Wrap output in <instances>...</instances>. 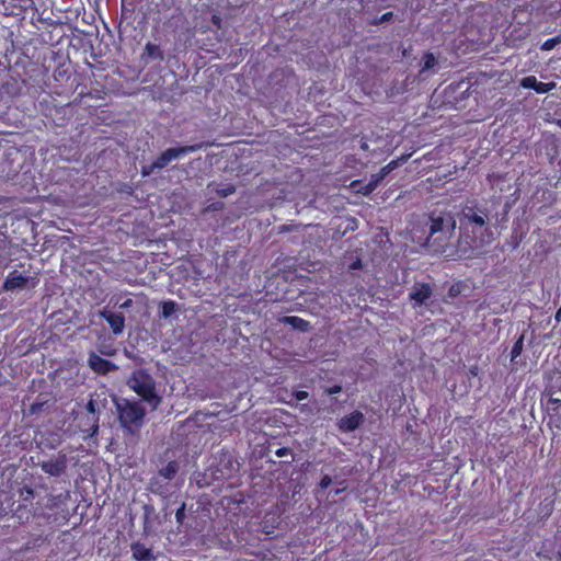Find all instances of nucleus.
<instances>
[{"label":"nucleus","mask_w":561,"mask_h":561,"mask_svg":"<svg viewBox=\"0 0 561 561\" xmlns=\"http://www.w3.org/2000/svg\"><path fill=\"white\" fill-rule=\"evenodd\" d=\"M115 405L121 426L131 434L138 433L144 425L145 408L138 401L125 398L117 400Z\"/></svg>","instance_id":"f03ea898"},{"label":"nucleus","mask_w":561,"mask_h":561,"mask_svg":"<svg viewBox=\"0 0 561 561\" xmlns=\"http://www.w3.org/2000/svg\"><path fill=\"white\" fill-rule=\"evenodd\" d=\"M83 413L89 414V417L91 419L90 423L92 426H96V422L100 421V409L99 403L93 398V396H90V399L88 400Z\"/></svg>","instance_id":"2eb2a0df"},{"label":"nucleus","mask_w":561,"mask_h":561,"mask_svg":"<svg viewBox=\"0 0 561 561\" xmlns=\"http://www.w3.org/2000/svg\"><path fill=\"white\" fill-rule=\"evenodd\" d=\"M100 317L103 318L111 327L113 334L119 335L125 329V317L121 312H112L106 308L99 312Z\"/></svg>","instance_id":"0eeeda50"},{"label":"nucleus","mask_w":561,"mask_h":561,"mask_svg":"<svg viewBox=\"0 0 561 561\" xmlns=\"http://www.w3.org/2000/svg\"><path fill=\"white\" fill-rule=\"evenodd\" d=\"M89 414H85L83 412L78 413L75 417V421L77 422V426L82 433L88 434L89 436H93L99 431V422H96V426H92L90 423Z\"/></svg>","instance_id":"f8f14e48"},{"label":"nucleus","mask_w":561,"mask_h":561,"mask_svg":"<svg viewBox=\"0 0 561 561\" xmlns=\"http://www.w3.org/2000/svg\"><path fill=\"white\" fill-rule=\"evenodd\" d=\"M196 148L194 146H183L169 148L161 152L156 160L149 165L145 167L142 170V175L147 176L151 174L154 170H160L165 168L171 161L185 156L188 152L194 151Z\"/></svg>","instance_id":"7ed1b4c3"},{"label":"nucleus","mask_w":561,"mask_h":561,"mask_svg":"<svg viewBox=\"0 0 561 561\" xmlns=\"http://www.w3.org/2000/svg\"><path fill=\"white\" fill-rule=\"evenodd\" d=\"M409 156H402L401 158L391 160L388 164L381 168L383 173L388 175L391 171L398 168L400 164L404 163L408 160Z\"/></svg>","instance_id":"5701e85b"},{"label":"nucleus","mask_w":561,"mask_h":561,"mask_svg":"<svg viewBox=\"0 0 561 561\" xmlns=\"http://www.w3.org/2000/svg\"><path fill=\"white\" fill-rule=\"evenodd\" d=\"M558 558L561 561V551L558 552Z\"/></svg>","instance_id":"79ce46f5"},{"label":"nucleus","mask_w":561,"mask_h":561,"mask_svg":"<svg viewBox=\"0 0 561 561\" xmlns=\"http://www.w3.org/2000/svg\"><path fill=\"white\" fill-rule=\"evenodd\" d=\"M362 267H363V263L359 257H357L355 261H353L348 266L350 270H360Z\"/></svg>","instance_id":"72a5a7b5"},{"label":"nucleus","mask_w":561,"mask_h":561,"mask_svg":"<svg viewBox=\"0 0 561 561\" xmlns=\"http://www.w3.org/2000/svg\"><path fill=\"white\" fill-rule=\"evenodd\" d=\"M178 305L173 300H164L161 302V317L170 318L176 311Z\"/></svg>","instance_id":"4be33fe9"},{"label":"nucleus","mask_w":561,"mask_h":561,"mask_svg":"<svg viewBox=\"0 0 561 561\" xmlns=\"http://www.w3.org/2000/svg\"><path fill=\"white\" fill-rule=\"evenodd\" d=\"M236 192V186L233 184H225L221 187L216 190V193L220 197H227Z\"/></svg>","instance_id":"c85d7f7f"},{"label":"nucleus","mask_w":561,"mask_h":561,"mask_svg":"<svg viewBox=\"0 0 561 561\" xmlns=\"http://www.w3.org/2000/svg\"><path fill=\"white\" fill-rule=\"evenodd\" d=\"M561 44V35H557L554 37H551V38H548L546 39L541 46H540V49L541 50H545V51H548V50H551L553 49L557 45Z\"/></svg>","instance_id":"b1692460"},{"label":"nucleus","mask_w":561,"mask_h":561,"mask_svg":"<svg viewBox=\"0 0 561 561\" xmlns=\"http://www.w3.org/2000/svg\"><path fill=\"white\" fill-rule=\"evenodd\" d=\"M331 484V478L329 476H324L320 481V488L327 489Z\"/></svg>","instance_id":"f704fd0d"},{"label":"nucleus","mask_w":561,"mask_h":561,"mask_svg":"<svg viewBox=\"0 0 561 561\" xmlns=\"http://www.w3.org/2000/svg\"><path fill=\"white\" fill-rule=\"evenodd\" d=\"M554 319L557 322H561V307L557 310Z\"/></svg>","instance_id":"58836bf2"},{"label":"nucleus","mask_w":561,"mask_h":561,"mask_svg":"<svg viewBox=\"0 0 561 561\" xmlns=\"http://www.w3.org/2000/svg\"><path fill=\"white\" fill-rule=\"evenodd\" d=\"M127 386L152 410L161 404L162 398L158 393L157 382L146 369H135L127 379Z\"/></svg>","instance_id":"f257e3e1"},{"label":"nucleus","mask_w":561,"mask_h":561,"mask_svg":"<svg viewBox=\"0 0 561 561\" xmlns=\"http://www.w3.org/2000/svg\"><path fill=\"white\" fill-rule=\"evenodd\" d=\"M38 282L39 279L36 274L34 276L24 275L21 272L13 270L8 274L3 283V288L5 290H15L24 288L28 285L34 288Z\"/></svg>","instance_id":"20e7f679"},{"label":"nucleus","mask_w":561,"mask_h":561,"mask_svg":"<svg viewBox=\"0 0 561 561\" xmlns=\"http://www.w3.org/2000/svg\"><path fill=\"white\" fill-rule=\"evenodd\" d=\"M386 176L387 175L380 169L379 172L371 174L368 183L376 190L379 186V184L385 180Z\"/></svg>","instance_id":"cd10ccee"},{"label":"nucleus","mask_w":561,"mask_h":561,"mask_svg":"<svg viewBox=\"0 0 561 561\" xmlns=\"http://www.w3.org/2000/svg\"><path fill=\"white\" fill-rule=\"evenodd\" d=\"M38 465L45 472L49 473L50 476H59L66 468L64 458H49L48 460H45Z\"/></svg>","instance_id":"9b49d317"},{"label":"nucleus","mask_w":561,"mask_h":561,"mask_svg":"<svg viewBox=\"0 0 561 561\" xmlns=\"http://www.w3.org/2000/svg\"><path fill=\"white\" fill-rule=\"evenodd\" d=\"M556 88L554 82H540L537 81L536 88L534 89L537 93L545 94Z\"/></svg>","instance_id":"393cba45"},{"label":"nucleus","mask_w":561,"mask_h":561,"mask_svg":"<svg viewBox=\"0 0 561 561\" xmlns=\"http://www.w3.org/2000/svg\"><path fill=\"white\" fill-rule=\"evenodd\" d=\"M179 462L176 460L170 461L165 468H162L159 473L163 478L171 480L175 477L176 472L179 471Z\"/></svg>","instance_id":"412c9836"},{"label":"nucleus","mask_w":561,"mask_h":561,"mask_svg":"<svg viewBox=\"0 0 561 561\" xmlns=\"http://www.w3.org/2000/svg\"><path fill=\"white\" fill-rule=\"evenodd\" d=\"M438 61L436 56L431 53L426 51L422 56L421 60V69L419 71V78L425 79L427 77V72L433 70L437 66Z\"/></svg>","instance_id":"ddd939ff"},{"label":"nucleus","mask_w":561,"mask_h":561,"mask_svg":"<svg viewBox=\"0 0 561 561\" xmlns=\"http://www.w3.org/2000/svg\"><path fill=\"white\" fill-rule=\"evenodd\" d=\"M537 81L538 80L535 76H527L520 80L519 84L524 89H533L534 90L536 88Z\"/></svg>","instance_id":"c756f323"},{"label":"nucleus","mask_w":561,"mask_h":561,"mask_svg":"<svg viewBox=\"0 0 561 561\" xmlns=\"http://www.w3.org/2000/svg\"><path fill=\"white\" fill-rule=\"evenodd\" d=\"M288 451H289V450H288V448L282 447V448H278V449L275 451V455H276L277 457L286 456Z\"/></svg>","instance_id":"e433bc0d"},{"label":"nucleus","mask_w":561,"mask_h":561,"mask_svg":"<svg viewBox=\"0 0 561 561\" xmlns=\"http://www.w3.org/2000/svg\"><path fill=\"white\" fill-rule=\"evenodd\" d=\"M350 186L354 193L363 196H368L375 191V188L369 183H364L360 180L352 181Z\"/></svg>","instance_id":"6ab92c4d"},{"label":"nucleus","mask_w":561,"mask_h":561,"mask_svg":"<svg viewBox=\"0 0 561 561\" xmlns=\"http://www.w3.org/2000/svg\"><path fill=\"white\" fill-rule=\"evenodd\" d=\"M523 345H524V336L522 335L514 344H513V347L511 350V358L512 360H514L515 358H517L520 354H522V351H523Z\"/></svg>","instance_id":"a878e982"},{"label":"nucleus","mask_w":561,"mask_h":561,"mask_svg":"<svg viewBox=\"0 0 561 561\" xmlns=\"http://www.w3.org/2000/svg\"><path fill=\"white\" fill-rule=\"evenodd\" d=\"M547 413L549 415V423L554 424L557 427L561 423V392L559 396H551L547 401Z\"/></svg>","instance_id":"9d476101"},{"label":"nucleus","mask_w":561,"mask_h":561,"mask_svg":"<svg viewBox=\"0 0 561 561\" xmlns=\"http://www.w3.org/2000/svg\"><path fill=\"white\" fill-rule=\"evenodd\" d=\"M133 306V300L130 298L126 299L124 302L119 305L121 309H128Z\"/></svg>","instance_id":"c9c22d12"},{"label":"nucleus","mask_w":561,"mask_h":561,"mask_svg":"<svg viewBox=\"0 0 561 561\" xmlns=\"http://www.w3.org/2000/svg\"><path fill=\"white\" fill-rule=\"evenodd\" d=\"M488 224V213L485 209L477 206H466L462 210L461 225L465 227L474 226L479 228L485 227Z\"/></svg>","instance_id":"39448f33"},{"label":"nucleus","mask_w":561,"mask_h":561,"mask_svg":"<svg viewBox=\"0 0 561 561\" xmlns=\"http://www.w3.org/2000/svg\"><path fill=\"white\" fill-rule=\"evenodd\" d=\"M88 362H89L90 368L94 373L100 374V375H106L107 373L116 369V366L114 363H112L111 360L103 358L100 355H96L94 353L90 355Z\"/></svg>","instance_id":"1a4fd4ad"},{"label":"nucleus","mask_w":561,"mask_h":561,"mask_svg":"<svg viewBox=\"0 0 561 561\" xmlns=\"http://www.w3.org/2000/svg\"><path fill=\"white\" fill-rule=\"evenodd\" d=\"M20 499L24 503V505H27L28 502H31L34 499V491L33 489L28 486H24L20 490Z\"/></svg>","instance_id":"bb28decb"},{"label":"nucleus","mask_w":561,"mask_h":561,"mask_svg":"<svg viewBox=\"0 0 561 561\" xmlns=\"http://www.w3.org/2000/svg\"><path fill=\"white\" fill-rule=\"evenodd\" d=\"M144 55L151 60H164V55L160 46L150 42L146 44Z\"/></svg>","instance_id":"a211bd4d"},{"label":"nucleus","mask_w":561,"mask_h":561,"mask_svg":"<svg viewBox=\"0 0 561 561\" xmlns=\"http://www.w3.org/2000/svg\"><path fill=\"white\" fill-rule=\"evenodd\" d=\"M341 391H342V386H340V385H333V386L328 387V388L325 389V393H327V394H330V396H331V394H337V393H340Z\"/></svg>","instance_id":"2f4dec72"},{"label":"nucleus","mask_w":561,"mask_h":561,"mask_svg":"<svg viewBox=\"0 0 561 561\" xmlns=\"http://www.w3.org/2000/svg\"><path fill=\"white\" fill-rule=\"evenodd\" d=\"M280 322L301 332H308L311 329L309 321L297 316H285L280 319Z\"/></svg>","instance_id":"4468645a"},{"label":"nucleus","mask_w":561,"mask_h":561,"mask_svg":"<svg viewBox=\"0 0 561 561\" xmlns=\"http://www.w3.org/2000/svg\"><path fill=\"white\" fill-rule=\"evenodd\" d=\"M131 551H133V557L137 561H153L156 559L154 556L152 554L151 550L141 543L133 545Z\"/></svg>","instance_id":"dca6fc26"},{"label":"nucleus","mask_w":561,"mask_h":561,"mask_svg":"<svg viewBox=\"0 0 561 561\" xmlns=\"http://www.w3.org/2000/svg\"><path fill=\"white\" fill-rule=\"evenodd\" d=\"M557 125L561 128V119L557 122Z\"/></svg>","instance_id":"a19ab883"},{"label":"nucleus","mask_w":561,"mask_h":561,"mask_svg":"<svg viewBox=\"0 0 561 561\" xmlns=\"http://www.w3.org/2000/svg\"><path fill=\"white\" fill-rule=\"evenodd\" d=\"M392 16V12H386L385 14H382L381 16V21H388L390 20V18Z\"/></svg>","instance_id":"4c0bfd02"},{"label":"nucleus","mask_w":561,"mask_h":561,"mask_svg":"<svg viewBox=\"0 0 561 561\" xmlns=\"http://www.w3.org/2000/svg\"><path fill=\"white\" fill-rule=\"evenodd\" d=\"M51 403L49 400L37 399L27 409V415H39L49 412Z\"/></svg>","instance_id":"f3484780"},{"label":"nucleus","mask_w":561,"mask_h":561,"mask_svg":"<svg viewBox=\"0 0 561 561\" xmlns=\"http://www.w3.org/2000/svg\"><path fill=\"white\" fill-rule=\"evenodd\" d=\"M433 288L428 283L415 282L409 294V299L414 301V307H421L432 297Z\"/></svg>","instance_id":"423d86ee"},{"label":"nucleus","mask_w":561,"mask_h":561,"mask_svg":"<svg viewBox=\"0 0 561 561\" xmlns=\"http://www.w3.org/2000/svg\"><path fill=\"white\" fill-rule=\"evenodd\" d=\"M364 414L356 410L341 417L337 422V426L344 433L353 432L364 423Z\"/></svg>","instance_id":"6e6552de"},{"label":"nucleus","mask_w":561,"mask_h":561,"mask_svg":"<svg viewBox=\"0 0 561 561\" xmlns=\"http://www.w3.org/2000/svg\"><path fill=\"white\" fill-rule=\"evenodd\" d=\"M430 222L431 224H430L428 233H430V237H433L435 233L443 231L444 225H445V218L440 215L435 216V214L433 213L430 216Z\"/></svg>","instance_id":"aec40b11"},{"label":"nucleus","mask_w":561,"mask_h":561,"mask_svg":"<svg viewBox=\"0 0 561 561\" xmlns=\"http://www.w3.org/2000/svg\"><path fill=\"white\" fill-rule=\"evenodd\" d=\"M293 397L297 400V401H302V400H306L308 399L309 397V393L305 390H297V391H294L293 392Z\"/></svg>","instance_id":"7c9ffc66"},{"label":"nucleus","mask_w":561,"mask_h":561,"mask_svg":"<svg viewBox=\"0 0 561 561\" xmlns=\"http://www.w3.org/2000/svg\"><path fill=\"white\" fill-rule=\"evenodd\" d=\"M184 512H185V504L183 503L182 506L175 513L176 522H179V523L183 522V518L185 516Z\"/></svg>","instance_id":"473e14b6"},{"label":"nucleus","mask_w":561,"mask_h":561,"mask_svg":"<svg viewBox=\"0 0 561 561\" xmlns=\"http://www.w3.org/2000/svg\"><path fill=\"white\" fill-rule=\"evenodd\" d=\"M259 456H260V457H263V456H265V451H264L263 449H262V450H260V454H259Z\"/></svg>","instance_id":"ea45409f"}]
</instances>
